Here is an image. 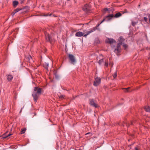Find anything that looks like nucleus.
Here are the masks:
<instances>
[{"label": "nucleus", "instance_id": "f257e3e1", "mask_svg": "<svg viewBox=\"0 0 150 150\" xmlns=\"http://www.w3.org/2000/svg\"><path fill=\"white\" fill-rule=\"evenodd\" d=\"M42 89L38 87H35L34 91L32 94V96L33 97L35 101L36 102L38 98L40 95L41 94Z\"/></svg>", "mask_w": 150, "mask_h": 150}, {"label": "nucleus", "instance_id": "f03ea898", "mask_svg": "<svg viewBox=\"0 0 150 150\" xmlns=\"http://www.w3.org/2000/svg\"><path fill=\"white\" fill-rule=\"evenodd\" d=\"M122 14L120 12L117 13L115 16L112 14H109L108 16H106V18L104 19L101 22L100 24L102 23L105 21H109L111 20L112 18H118L122 16Z\"/></svg>", "mask_w": 150, "mask_h": 150}, {"label": "nucleus", "instance_id": "7ed1b4c3", "mask_svg": "<svg viewBox=\"0 0 150 150\" xmlns=\"http://www.w3.org/2000/svg\"><path fill=\"white\" fill-rule=\"evenodd\" d=\"M100 25V24H97L95 27L93 28L90 29L89 31H86L87 34L84 35L85 37H86L87 35H88L90 33L95 31L96 29H98V27Z\"/></svg>", "mask_w": 150, "mask_h": 150}, {"label": "nucleus", "instance_id": "20e7f679", "mask_svg": "<svg viewBox=\"0 0 150 150\" xmlns=\"http://www.w3.org/2000/svg\"><path fill=\"white\" fill-rule=\"evenodd\" d=\"M68 57L71 63L74 65V64L76 62L75 57L72 54H69Z\"/></svg>", "mask_w": 150, "mask_h": 150}, {"label": "nucleus", "instance_id": "39448f33", "mask_svg": "<svg viewBox=\"0 0 150 150\" xmlns=\"http://www.w3.org/2000/svg\"><path fill=\"white\" fill-rule=\"evenodd\" d=\"M121 46H120V44H117V46L115 47L114 50V52L117 55H118L121 52Z\"/></svg>", "mask_w": 150, "mask_h": 150}, {"label": "nucleus", "instance_id": "423d86ee", "mask_svg": "<svg viewBox=\"0 0 150 150\" xmlns=\"http://www.w3.org/2000/svg\"><path fill=\"white\" fill-rule=\"evenodd\" d=\"M101 80L100 78L96 77L95 79L93 85L94 86H96L99 84L100 83Z\"/></svg>", "mask_w": 150, "mask_h": 150}, {"label": "nucleus", "instance_id": "0eeeda50", "mask_svg": "<svg viewBox=\"0 0 150 150\" xmlns=\"http://www.w3.org/2000/svg\"><path fill=\"white\" fill-rule=\"evenodd\" d=\"M85 31H83V33L81 32H78L76 33L75 35L76 37H81L82 36L85 37L84 35L87 34L86 32H85Z\"/></svg>", "mask_w": 150, "mask_h": 150}, {"label": "nucleus", "instance_id": "6e6552de", "mask_svg": "<svg viewBox=\"0 0 150 150\" xmlns=\"http://www.w3.org/2000/svg\"><path fill=\"white\" fill-rule=\"evenodd\" d=\"M89 6L88 4L85 5L83 7V9L85 12L88 13L90 11Z\"/></svg>", "mask_w": 150, "mask_h": 150}, {"label": "nucleus", "instance_id": "1a4fd4ad", "mask_svg": "<svg viewBox=\"0 0 150 150\" xmlns=\"http://www.w3.org/2000/svg\"><path fill=\"white\" fill-rule=\"evenodd\" d=\"M89 104L95 108H97L98 106L97 104L95 103L93 99H90L89 100Z\"/></svg>", "mask_w": 150, "mask_h": 150}, {"label": "nucleus", "instance_id": "9d476101", "mask_svg": "<svg viewBox=\"0 0 150 150\" xmlns=\"http://www.w3.org/2000/svg\"><path fill=\"white\" fill-rule=\"evenodd\" d=\"M45 38L47 41H48L51 42L52 41V39L50 36L49 34L47 33H45Z\"/></svg>", "mask_w": 150, "mask_h": 150}, {"label": "nucleus", "instance_id": "9b49d317", "mask_svg": "<svg viewBox=\"0 0 150 150\" xmlns=\"http://www.w3.org/2000/svg\"><path fill=\"white\" fill-rule=\"evenodd\" d=\"M124 40L125 39L122 38V37H120L118 39L119 43L118 44H120V46H121V45L124 43L123 42Z\"/></svg>", "mask_w": 150, "mask_h": 150}, {"label": "nucleus", "instance_id": "f8f14e48", "mask_svg": "<svg viewBox=\"0 0 150 150\" xmlns=\"http://www.w3.org/2000/svg\"><path fill=\"white\" fill-rule=\"evenodd\" d=\"M106 59L105 58L99 60L98 63L100 65H103L104 64V62L105 61V60Z\"/></svg>", "mask_w": 150, "mask_h": 150}, {"label": "nucleus", "instance_id": "ddd939ff", "mask_svg": "<svg viewBox=\"0 0 150 150\" xmlns=\"http://www.w3.org/2000/svg\"><path fill=\"white\" fill-rule=\"evenodd\" d=\"M106 42L107 43H109L110 44L113 43L114 42H115V41L113 39L111 38H108L106 40Z\"/></svg>", "mask_w": 150, "mask_h": 150}, {"label": "nucleus", "instance_id": "4468645a", "mask_svg": "<svg viewBox=\"0 0 150 150\" xmlns=\"http://www.w3.org/2000/svg\"><path fill=\"white\" fill-rule=\"evenodd\" d=\"M13 78V76L11 75H7V79L8 81H11Z\"/></svg>", "mask_w": 150, "mask_h": 150}, {"label": "nucleus", "instance_id": "2eb2a0df", "mask_svg": "<svg viewBox=\"0 0 150 150\" xmlns=\"http://www.w3.org/2000/svg\"><path fill=\"white\" fill-rule=\"evenodd\" d=\"M145 111L147 112H150V108L149 106H146L144 108Z\"/></svg>", "mask_w": 150, "mask_h": 150}, {"label": "nucleus", "instance_id": "dca6fc26", "mask_svg": "<svg viewBox=\"0 0 150 150\" xmlns=\"http://www.w3.org/2000/svg\"><path fill=\"white\" fill-rule=\"evenodd\" d=\"M27 59L28 60V61H29V62H31L33 61L32 57L31 56L29 55L27 57Z\"/></svg>", "mask_w": 150, "mask_h": 150}, {"label": "nucleus", "instance_id": "f3484780", "mask_svg": "<svg viewBox=\"0 0 150 150\" xmlns=\"http://www.w3.org/2000/svg\"><path fill=\"white\" fill-rule=\"evenodd\" d=\"M18 4V2L16 1H14L13 2V5L14 7H16Z\"/></svg>", "mask_w": 150, "mask_h": 150}, {"label": "nucleus", "instance_id": "a211bd4d", "mask_svg": "<svg viewBox=\"0 0 150 150\" xmlns=\"http://www.w3.org/2000/svg\"><path fill=\"white\" fill-rule=\"evenodd\" d=\"M108 60L106 59L105 60V61L104 62V65L105 66H106L107 67H108Z\"/></svg>", "mask_w": 150, "mask_h": 150}, {"label": "nucleus", "instance_id": "6ab92c4d", "mask_svg": "<svg viewBox=\"0 0 150 150\" xmlns=\"http://www.w3.org/2000/svg\"><path fill=\"white\" fill-rule=\"evenodd\" d=\"M49 64L48 63H46L44 65V67L46 69H47L48 67Z\"/></svg>", "mask_w": 150, "mask_h": 150}, {"label": "nucleus", "instance_id": "aec40b11", "mask_svg": "<svg viewBox=\"0 0 150 150\" xmlns=\"http://www.w3.org/2000/svg\"><path fill=\"white\" fill-rule=\"evenodd\" d=\"M124 125H126L127 127H129V123L125 122H124V124L123 125V126H124Z\"/></svg>", "mask_w": 150, "mask_h": 150}, {"label": "nucleus", "instance_id": "412c9836", "mask_svg": "<svg viewBox=\"0 0 150 150\" xmlns=\"http://www.w3.org/2000/svg\"><path fill=\"white\" fill-rule=\"evenodd\" d=\"M12 134H8L7 136H3V137H2V138H3V139H5L6 138H7V137H8L10 136H11L12 135Z\"/></svg>", "mask_w": 150, "mask_h": 150}, {"label": "nucleus", "instance_id": "4be33fe9", "mask_svg": "<svg viewBox=\"0 0 150 150\" xmlns=\"http://www.w3.org/2000/svg\"><path fill=\"white\" fill-rule=\"evenodd\" d=\"M64 96L63 95H61L59 96V98L61 100H62L64 98Z\"/></svg>", "mask_w": 150, "mask_h": 150}, {"label": "nucleus", "instance_id": "5701e85b", "mask_svg": "<svg viewBox=\"0 0 150 150\" xmlns=\"http://www.w3.org/2000/svg\"><path fill=\"white\" fill-rule=\"evenodd\" d=\"M21 8H17L16 9L14 10V11H15V12L17 13L20 10H21Z\"/></svg>", "mask_w": 150, "mask_h": 150}, {"label": "nucleus", "instance_id": "b1692460", "mask_svg": "<svg viewBox=\"0 0 150 150\" xmlns=\"http://www.w3.org/2000/svg\"><path fill=\"white\" fill-rule=\"evenodd\" d=\"M129 87H128L127 88H124V91L126 92H129Z\"/></svg>", "mask_w": 150, "mask_h": 150}, {"label": "nucleus", "instance_id": "393cba45", "mask_svg": "<svg viewBox=\"0 0 150 150\" xmlns=\"http://www.w3.org/2000/svg\"><path fill=\"white\" fill-rule=\"evenodd\" d=\"M122 45L123 47H124V48L126 49L127 47V44H124V43Z\"/></svg>", "mask_w": 150, "mask_h": 150}, {"label": "nucleus", "instance_id": "a878e982", "mask_svg": "<svg viewBox=\"0 0 150 150\" xmlns=\"http://www.w3.org/2000/svg\"><path fill=\"white\" fill-rule=\"evenodd\" d=\"M137 23V22H132V25L133 26H134Z\"/></svg>", "mask_w": 150, "mask_h": 150}, {"label": "nucleus", "instance_id": "bb28decb", "mask_svg": "<svg viewBox=\"0 0 150 150\" xmlns=\"http://www.w3.org/2000/svg\"><path fill=\"white\" fill-rule=\"evenodd\" d=\"M25 132V129H23V130H21V134H23Z\"/></svg>", "mask_w": 150, "mask_h": 150}, {"label": "nucleus", "instance_id": "cd10ccee", "mask_svg": "<svg viewBox=\"0 0 150 150\" xmlns=\"http://www.w3.org/2000/svg\"><path fill=\"white\" fill-rule=\"evenodd\" d=\"M113 77L115 78L117 76V73L115 72V74L113 75Z\"/></svg>", "mask_w": 150, "mask_h": 150}, {"label": "nucleus", "instance_id": "c85d7f7f", "mask_svg": "<svg viewBox=\"0 0 150 150\" xmlns=\"http://www.w3.org/2000/svg\"><path fill=\"white\" fill-rule=\"evenodd\" d=\"M144 20L145 21H147V18L144 17Z\"/></svg>", "mask_w": 150, "mask_h": 150}, {"label": "nucleus", "instance_id": "c756f323", "mask_svg": "<svg viewBox=\"0 0 150 150\" xmlns=\"http://www.w3.org/2000/svg\"><path fill=\"white\" fill-rule=\"evenodd\" d=\"M16 13L15 12V11H14H14H13V13H12V16H14V15L15 14V13Z\"/></svg>", "mask_w": 150, "mask_h": 150}, {"label": "nucleus", "instance_id": "7c9ffc66", "mask_svg": "<svg viewBox=\"0 0 150 150\" xmlns=\"http://www.w3.org/2000/svg\"><path fill=\"white\" fill-rule=\"evenodd\" d=\"M16 13L15 12V11H14H14H13V13H12V16H14V15L15 14V13Z\"/></svg>", "mask_w": 150, "mask_h": 150}, {"label": "nucleus", "instance_id": "2f4dec72", "mask_svg": "<svg viewBox=\"0 0 150 150\" xmlns=\"http://www.w3.org/2000/svg\"><path fill=\"white\" fill-rule=\"evenodd\" d=\"M16 13L15 12V11H14H14H13V13H12V16H14V15L15 14V13Z\"/></svg>", "mask_w": 150, "mask_h": 150}, {"label": "nucleus", "instance_id": "473e14b6", "mask_svg": "<svg viewBox=\"0 0 150 150\" xmlns=\"http://www.w3.org/2000/svg\"><path fill=\"white\" fill-rule=\"evenodd\" d=\"M55 77L57 79H58L59 78V76L57 75L56 74H55Z\"/></svg>", "mask_w": 150, "mask_h": 150}, {"label": "nucleus", "instance_id": "72a5a7b5", "mask_svg": "<svg viewBox=\"0 0 150 150\" xmlns=\"http://www.w3.org/2000/svg\"><path fill=\"white\" fill-rule=\"evenodd\" d=\"M108 8H105V11H108Z\"/></svg>", "mask_w": 150, "mask_h": 150}, {"label": "nucleus", "instance_id": "f704fd0d", "mask_svg": "<svg viewBox=\"0 0 150 150\" xmlns=\"http://www.w3.org/2000/svg\"><path fill=\"white\" fill-rule=\"evenodd\" d=\"M21 1V3H22L23 2V1L24 0H20Z\"/></svg>", "mask_w": 150, "mask_h": 150}, {"label": "nucleus", "instance_id": "c9c22d12", "mask_svg": "<svg viewBox=\"0 0 150 150\" xmlns=\"http://www.w3.org/2000/svg\"><path fill=\"white\" fill-rule=\"evenodd\" d=\"M135 149L136 150H139L138 149L137 147L135 148Z\"/></svg>", "mask_w": 150, "mask_h": 150}, {"label": "nucleus", "instance_id": "e433bc0d", "mask_svg": "<svg viewBox=\"0 0 150 150\" xmlns=\"http://www.w3.org/2000/svg\"><path fill=\"white\" fill-rule=\"evenodd\" d=\"M23 108H22L21 109V110H20V112H21L22 111V109H23Z\"/></svg>", "mask_w": 150, "mask_h": 150}, {"label": "nucleus", "instance_id": "4c0bfd02", "mask_svg": "<svg viewBox=\"0 0 150 150\" xmlns=\"http://www.w3.org/2000/svg\"><path fill=\"white\" fill-rule=\"evenodd\" d=\"M90 133H87V134H90Z\"/></svg>", "mask_w": 150, "mask_h": 150}, {"label": "nucleus", "instance_id": "58836bf2", "mask_svg": "<svg viewBox=\"0 0 150 150\" xmlns=\"http://www.w3.org/2000/svg\"><path fill=\"white\" fill-rule=\"evenodd\" d=\"M131 125H132V122H131Z\"/></svg>", "mask_w": 150, "mask_h": 150}, {"label": "nucleus", "instance_id": "ea45409f", "mask_svg": "<svg viewBox=\"0 0 150 150\" xmlns=\"http://www.w3.org/2000/svg\"><path fill=\"white\" fill-rule=\"evenodd\" d=\"M149 23H150V18L149 19Z\"/></svg>", "mask_w": 150, "mask_h": 150}, {"label": "nucleus", "instance_id": "a19ab883", "mask_svg": "<svg viewBox=\"0 0 150 150\" xmlns=\"http://www.w3.org/2000/svg\"><path fill=\"white\" fill-rule=\"evenodd\" d=\"M113 64H112V66L113 65Z\"/></svg>", "mask_w": 150, "mask_h": 150}, {"label": "nucleus", "instance_id": "79ce46f5", "mask_svg": "<svg viewBox=\"0 0 150 150\" xmlns=\"http://www.w3.org/2000/svg\"><path fill=\"white\" fill-rule=\"evenodd\" d=\"M5 134H3V135H4Z\"/></svg>", "mask_w": 150, "mask_h": 150}, {"label": "nucleus", "instance_id": "37998d69", "mask_svg": "<svg viewBox=\"0 0 150 150\" xmlns=\"http://www.w3.org/2000/svg\"><path fill=\"white\" fill-rule=\"evenodd\" d=\"M110 63L109 64V65L110 64Z\"/></svg>", "mask_w": 150, "mask_h": 150}]
</instances>
